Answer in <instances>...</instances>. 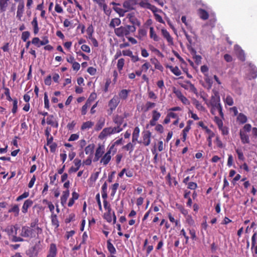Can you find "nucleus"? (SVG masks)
<instances>
[{
    "label": "nucleus",
    "instance_id": "obj_1",
    "mask_svg": "<svg viewBox=\"0 0 257 257\" xmlns=\"http://www.w3.org/2000/svg\"><path fill=\"white\" fill-rule=\"evenodd\" d=\"M136 28L135 26L126 25L121 26L114 29V33L119 37H123L124 36H127L131 32H135Z\"/></svg>",
    "mask_w": 257,
    "mask_h": 257
},
{
    "label": "nucleus",
    "instance_id": "obj_2",
    "mask_svg": "<svg viewBox=\"0 0 257 257\" xmlns=\"http://www.w3.org/2000/svg\"><path fill=\"white\" fill-rule=\"evenodd\" d=\"M41 249V243L39 241L34 246L27 251V254L29 257H36L38 252Z\"/></svg>",
    "mask_w": 257,
    "mask_h": 257
},
{
    "label": "nucleus",
    "instance_id": "obj_3",
    "mask_svg": "<svg viewBox=\"0 0 257 257\" xmlns=\"http://www.w3.org/2000/svg\"><path fill=\"white\" fill-rule=\"evenodd\" d=\"M35 229L28 227L23 226L21 235L25 237H34L35 236Z\"/></svg>",
    "mask_w": 257,
    "mask_h": 257
},
{
    "label": "nucleus",
    "instance_id": "obj_4",
    "mask_svg": "<svg viewBox=\"0 0 257 257\" xmlns=\"http://www.w3.org/2000/svg\"><path fill=\"white\" fill-rule=\"evenodd\" d=\"M256 232L254 233L251 236V250L252 251L253 256L257 255V242H256Z\"/></svg>",
    "mask_w": 257,
    "mask_h": 257
},
{
    "label": "nucleus",
    "instance_id": "obj_5",
    "mask_svg": "<svg viewBox=\"0 0 257 257\" xmlns=\"http://www.w3.org/2000/svg\"><path fill=\"white\" fill-rule=\"evenodd\" d=\"M114 147V145H112L109 148V150L106 152V153L104 155L102 158L101 160V163H103V165H106L111 159L110 153L112 149Z\"/></svg>",
    "mask_w": 257,
    "mask_h": 257
},
{
    "label": "nucleus",
    "instance_id": "obj_6",
    "mask_svg": "<svg viewBox=\"0 0 257 257\" xmlns=\"http://www.w3.org/2000/svg\"><path fill=\"white\" fill-rule=\"evenodd\" d=\"M112 134V130L111 127L104 128L102 131L100 133L98 138L102 140L104 139L108 135Z\"/></svg>",
    "mask_w": 257,
    "mask_h": 257
},
{
    "label": "nucleus",
    "instance_id": "obj_7",
    "mask_svg": "<svg viewBox=\"0 0 257 257\" xmlns=\"http://www.w3.org/2000/svg\"><path fill=\"white\" fill-rule=\"evenodd\" d=\"M211 103L213 109L215 110H217L219 112L222 118H223V113L222 112V109L220 104L219 103H218L214 100H212Z\"/></svg>",
    "mask_w": 257,
    "mask_h": 257
},
{
    "label": "nucleus",
    "instance_id": "obj_8",
    "mask_svg": "<svg viewBox=\"0 0 257 257\" xmlns=\"http://www.w3.org/2000/svg\"><path fill=\"white\" fill-rule=\"evenodd\" d=\"M119 102V99L117 97H113L109 101V103H108V106H109L110 109L111 110V111L115 109V108L118 105Z\"/></svg>",
    "mask_w": 257,
    "mask_h": 257
},
{
    "label": "nucleus",
    "instance_id": "obj_9",
    "mask_svg": "<svg viewBox=\"0 0 257 257\" xmlns=\"http://www.w3.org/2000/svg\"><path fill=\"white\" fill-rule=\"evenodd\" d=\"M134 0L125 1L123 3V7L125 9L126 12L134 9V6L136 5V3H134Z\"/></svg>",
    "mask_w": 257,
    "mask_h": 257
},
{
    "label": "nucleus",
    "instance_id": "obj_10",
    "mask_svg": "<svg viewBox=\"0 0 257 257\" xmlns=\"http://www.w3.org/2000/svg\"><path fill=\"white\" fill-rule=\"evenodd\" d=\"M126 18L129 19L130 22L133 24L132 26L137 25L140 26L141 25L140 22L135 17L134 13L128 14Z\"/></svg>",
    "mask_w": 257,
    "mask_h": 257
},
{
    "label": "nucleus",
    "instance_id": "obj_11",
    "mask_svg": "<svg viewBox=\"0 0 257 257\" xmlns=\"http://www.w3.org/2000/svg\"><path fill=\"white\" fill-rule=\"evenodd\" d=\"M33 204V201L29 199L26 200L23 204V206L22 208V211L24 213H26L28 212V209L31 207Z\"/></svg>",
    "mask_w": 257,
    "mask_h": 257
},
{
    "label": "nucleus",
    "instance_id": "obj_12",
    "mask_svg": "<svg viewBox=\"0 0 257 257\" xmlns=\"http://www.w3.org/2000/svg\"><path fill=\"white\" fill-rule=\"evenodd\" d=\"M57 254V247L56 245L54 243H51L50 244V249L49 251V254L47 257H55Z\"/></svg>",
    "mask_w": 257,
    "mask_h": 257
},
{
    "label": "nucleus",
    "instance_id": "obj_13",
    "mask_svg": "<svg viewBox=\"0 0 257 257\" xmlns=\"http://www.w3.org/2000/svg\"><path fill=\"white\" fill-rule=\"evenodd\" d=\"M47 123L51 125L52 126H54L56 128H57L58 126V122L55 119L53 115H50L47 118Z\"/></svg>",
    "mask_w": 257,
    "mask_h": 257
},
{
    "label": "nucleus",
    "instance_id": "obj_14",
    "mask_svg": "<svg viewBox=\"0 0 257 257\" xmlns=\"http://www.w3.org/2000/svg\"><path fill=\"white\" fill-rule=\"evenodd\" d=\"M247 116L242 113H239L237 116L236 121L239 124H244L247 122Z\"/></svg>",
    "mask_w": 257,
    "mask_h": 257
},
{
    "label": "nucleus",
    "instance_id": "obj_15",
    "mask_svg": "<svg viewBox=\"0 0 257 257\" xmlns=\"http://www.w3.org/2000/svg\"><path fill=\"white\" fill-rule=\"evenodd\" d=\"M151 133L149 131H147L143 135V144L145 146H147L150 144V137Z\"/></svg>",
    "mask_w": 257,
    "mask_h": 257
},
{
    "label": "nucleus",
    "instance_id": "obj_16",
    "mask_svg": "<svg viewBox=\"0 0 257 257\" xmlns=\"http://www.w3.org/2000/svg\"><path fill=\"white\" fill-rule=\"evenodd\" d=\"M240 137L241 142L243 144H248L249 143V139L248 136L246 134L245 132L240 131Z\"/></svg>",
    "mask_w": 257,
    "mask_h": 257
},
{
    "label": "nucleus",
    "instance_id": "obj_17",
    "mask_svg": "<svg viewBox=\"0 0 257 257\" xmlns=\"http://www.w3.org/2000/svg\"><path fill=\"white\" fill-rule=\"evenodd\" d=\"M10 0H0V11L1 12H5L7 7L9 6V4Z\"/></svg>",
    "mask_w": 257,
    "mask_h": 257
},
{
    "label": "nucleus",
    "instance_id": "obj_18",
    "mask_svg": "<svg viewBox=\"0 0 257 257\" xmlns=\"http://www.w3.org/2000/svg\"><path fill=\"white\" fill-rule=\"evenodd\" d=\"M24 11V4L18 5L17 12V17L21 20Z\"/></svg>",
    "mask_w": 257,
    "mask_h": 257
},
{
    "label": "nucleus",
    "instance_id": "obj_19",
    "mask_svg": "<svg viewBox=\"0 0 257 257\" xmlns=\"http://www.w3.org/2000/svg\"><path fill=\"white\" fill-rule=\"evenodd\" d=\"M162 34L163 37L166 38L169 43H173V38L170 36L169 32L164 29L161 30Z\"/></svg>",
    "mask_w": 257,
    "mask_h": 257
},
{
    "label": "nucleus",
    "instance_id": "obj_20",
    "mask_svg": "<svg viewBox=\"0 0 257 257\" xmlns=\"http://www.w3.org/2000/svg\"><path fill=\"white\" fill-rule=\"evenodd\" d=\"M198 13L201 19L204 20L208 19L209 17V14L205 10L199 9L198 10Z\"/></svg>",
    "mask_w": 257,
    "mask_h": 257
},
{
    "label": "nucleus",
    "instance_id": "obj_21",
    "mask_svg": "<svg viewBox=\"0 0 257 257\" xmlns=\"http://www.w3.org/2000/svg\"><path fill=\"white\" fill-rule=\"evenodd\" d=\"M69 196V191L67 190L63 192V195L61 197V203L64 205L66 203L67 199Z\"/></svg>",
    "mask_w": 257,
    "mask_h": 257
},
{
    "label": "nucleus",
    "instance_id": "obj_22",
    "mask_svg": "<svg viewBox=\"0 0 257 257\" xmlns=\"http://www.w3.org/2000/svg\"><path fill=\"white\" fill-rule=\"evenodd\" d=\"M214 120L217 123L219 128L221 130L222 134L223 135L225 134V131L223 128V122L221 119H220L218 117L215 116L214 117Z\"/></svg>",
    "mask_w": 257,
    "mask_h": 257
},
{
    "label": "nucleus",
    "instance_id": "obj_23",
    "mask_svg": "<svg viewBox=\"0 0 257 257\" xmlns=\"http://www.w3.org/2000/svg\"><path fill=\"white\" fill-rule=\"evenodd\" d=\"M140 133V129L138 127H136L134 129V132L133 133V138H132V142L133 143H136L135 142L137 141L138 139Z\"/></svg>",
    "mask_w": 257,
    "mask_h": 257
},
{
    "label": "nucleus",
    "instance_id": "obj_24",
    "mask_svg": "<svg viewBox=\"0 0 257 257\" xmlns=\"http://www.w3.org/2000/svg\"><path fill=\"white\" fill-rule=\"evenodd\" d=\"M167 67L169 68L170 70L176 76H179L181 74V72L177 66L173 67L172 66L167 65Z\"/></svg>",
    "mask_w": 257,
    "mask_h": 257
},
{
    "label": "nucleus",
    "instance_id": "obj_25",
    "mask_svg": "<svg viewBox=\"0 0 257 257\" xmlns=\"http://www.w3.org/2000/svg\"><path fill=\"white\" fill-rule=\"evenodd\" d=\"M107 247L110 253L114 254L116 253V249L113 245L111 243L110 239L107 241Z\"/></svg>",
    "mask_w": 257,
    "mask_h": 257
},
{
    "label": "nucleus",
    "instance_id": "obj_26",
    "mask_svg": "<svg viewBox=\"0 0 257 257\" xmlns=\"http://www.w3.org/2000/svg\"><path fill=\"white\" fill-rule=\"evenodd\" d=\"M121 21L119 18L112 19L109 24V27L114 28L116 26H119Z\"/></svg>",
    "mask_w": 257,
    "mask_h": 257
},
{
    "label": "nucleus",
    "instance_id": "obj_27",
    "mask_svg": "<svg viewBox=\"0 0 257 257\" xmlns=\"http://www.w3.org/2000/svg\"><path fill=\"white\" fill-rule=\"evenodd\" d=\"M91 103H90V99L89 100H87L85 104L82 107V115H85L86 113L87 109L88 107H89L91 105Z\"/></svg>",
    "mask_w": 257,
    "mask_h": 257
},
{
    "label": "nucleus",
    "instance_id": "obj_28",
    "mask_svg": "<svg viewBox=\"0 0 257 257\" xmlns=\"http://www.w3.org/2000/svg\"><path fill=\"white\" fill-rule=\"evenodd\" d=\"M52 224L55 226V228H58L59 226V221L57 219V216L56 214H52L51 215Z\"/></svg>",
    "mask_w": 257,
    "mask_h": 257
},
{
    "label": "nucleus",
    "instance_id": "obj_29",
    "mask_svg": "<svg viewBox=\"0 0 257 257\" xmlns=\"http://www.w3.org/2000/svg\"><path fill=\"white\" fill-rule=\"evenodd\" d=\"M94 125V123L90 121H87L84 122L81 125V129L84 130L91 127Z\"/></svg>",
    "mask_w": 257,
    "mask_h": 257
},
{
    "label": "nucleus",
    "instance_id": "obj_30",
    "mask_svg": "<svg viewBox=\"0 0 257 257\" xmlns=\"http://www.w3.org/2000/svg\"><path fill=\"white\" fill-rule=\"evenodd\" d=\"M104 147L103 145H99L98 147L97 148L95 152V155L101 157L104 151Z\"/></svg>",
    "mask_w": 257,
    "mask_h": 257
},
{
    "label": "nucleus",
    "instance_id": "obj_31",
    "mask_svg": "<svg viewBox=\"0 0 257 257\" xmlns=\"http://www.w3.org/2000/svg\"><path fill=\"white\" fill-rule=\"evenodd\" d=\"M94 148V145L93 144H90L87 146L85 149V152L86 154H90L91 155L93 152V150Z\"/></svg>",
    "mask_w": 257,
    "mask_h": 257
},
{
    "label": "nucleus",
    "instance_id": "obj_32",
    "mask_svg": "<svg viewBox=\"0 0 257 257\" xmlns=\"http://www.w3.org/2000/svg\"><path fill=\"white\" fill-rule=\"evenodd\" d=\"M111 208L110 206L108 207V212L105 213L104 215V218L107 220V222H110L112 221L111 215Z\"/></svg>",
    "mask_w": 257,
    "mask_h": 257
},
{
    "label": "nucleus",
    "instance_id": "obj_33",
    "mask_svg": "<svg viewBox=\"0 0 257 257\" xmlns=\"http://www.w3.org/2000/svg\"><path fill=\"white\" fill-rule=\"evenodd\" d=\"M150 37L154 39L155 41H158L159 40V37L155 33L153 27H150Z\"/></svg>",
    "mask_w": 257,
    "mask_h": 257
},
{
    "label": "nucleus",
    "instance_id": "obj_34",
    "mask_svg": "<svg viewBox=\"0 0 257 257\" xmlns=\"http://www.w3.org/2000/svg\"><path fill=\"white\" fill-rule=\"evenodd\" d=\"M123 121V118L122 116L119 115H116L113 119V121L115 122V123H116L117 126H120V125L122 123Z\"/></svg>",
    "mask_w": 257,
    "mask_h": 257
},
{
    "label": "nucleus",
    "instance_id": "obj_35",
    "mask_svg": "<svg viewBox=\"0 0 257 257\" xmlns=\"http://www.w3.org/2000/svg\"><path fill=\"white\" fill-rule=\"evenodd\" d=\"M19 207L18 205H15L9 210V212H14L15 213V216H17L19 213Z\"/></svg>",
    "mask_w": 257,
    "mask_h": 257
},
{
    "label": "nucleus",
    "instance_id": "obj_36",
    "mask_svg": "<svg viewBox=\"0 0 257 257\" xmlns=\"http://www.w3.org/2000/svg\"><path fill=\"white\" fill-rule=\"evenodd\" d=\"M104 125V120L100 119L95 126V130L98 131L100 130Z\"/></svg>",
    "mask_w": 257,
    "mask_h": 257
},
{
    "label": "nucleus",
    "instance_id": "obj_37",
    "mask_svg": "<svg viewBox=\"0 0 257 257\" xmlns=\"http://www.w3.org/2000/svg\"><path fill=\"white\" fill-rule=\"evenodd\" d=\"M130 91V90L122 89L119 93V96L121 98L125 99L127 97L128 94Z\"/></svg>",
    "mask_w": 257,
    "mask_h": 257
},
{
    "label": "nucleus",
    "instance_id": "obj_38",
    "mask_svg": "<svg viewBox=\"0 0 257 257\" xmlns=\"http://www.w3.org/2000/svg\"><path fill=\"white\" fill-rule=\"evenodd\" d=\"M18 228L15 226H11L10 228H8V232L9 235H16Z\"/></svg>",
    "mask_w": 257,
    "mask_h": 257
},
{
    "label": "nucleus",
    "instance_id": "obj_39",
    "mask_svg": "<svg viewBox=\"0 0 257 257\" xmlns=\"http://www.w3.org/2000/svg\"><path fill=\"white\" fill-rule=\"evenodd\" d=\"M114 10L119 14L120 17H123L124 15V14L126 12V11L123 10L121 8H118V7H114L113 8Z\"/></svg>",
    "mask_w": 257,
    "mask_h": 257
},
{
    "label": "nucleus",
    "instance_id": "obj_40",
    "mask_svg": "<svg viewBox=\"0 0 257 257\" xmlns=\"http://www.w3.org/2000/svg\"><path fill=\"white\" fill-rule=\"evenodd\" d=\"M156 105V104L154 102H151L150 101H148L146 104V107L144 109V111L147 112L150 109L153 108Z\"/></svg>",
    "mask_w": 257,
    "mask_h": 257
},
{
    "label": "nucleus",
    "instance_id": "obj_41",
    "mask_svg": "<svg viewBox=\"0 0 257 257\" xmlns=\"http://www.w3.org/2000/svg\"><path fill=\"white\" fill-rule=\"evenodd\" d=\"M237 57L238 58L242 61H244L245 60V54L242 50H240V51H238Z\"/></svg>",
    "mask_w": 257,
    "mask_h": 257
},
{
    "label": "nucleus",
    "instance_id": "obj_42",
    "mask_svg": "<svg viewBox=\"0 0 257 257\" xmlns=\"http://www.w3.org/2000/svg\"><path fill=\"white\" fill-rule=\"evenodd\" d=\"M124 64V59L121 58L118 60L117 64V67L119 71L122 69Z\"/></svg>",
    "mask_w": 257,
    "mask_h": 257
},
{
    "label": "nucleus",
    "instance_id": "obj_43",
    "mask_svg": "<svg viewBox=\"0 0 257 257\" xmlns=\"http://www.w3.org/2000/svg\"><path fill=\"white\" fill-rule=\"evenodd\" d=\"M94 32L93 27L92 25H90L87 29V33L88 35V39L91 38L92 37V34Z\"/></svg>",
    "mask_w": 257,
    "mask_h": 257
},
{
    "label": "nucleus",
    "instance_id": "obj_44",
    "mask_svg": "<svg viewBox=\"0 0 257 257\" xmlns=\"http://www.w3.org/2000/svg\"><path fill=\"white\" fill-rule=\"evenodd\" d=\"M229 111L233 116H236L238 114L237 108L236 106L230 107L229 108Z\"/></svg>",
    "mask_w": 257,
    "mask_h": 257
},
{
    "label": "nucleus",
    "instance_id": "obj_45",
    "mask_svg": "<svg viewBox=\"0 0 257 257\" xmlns=\"http://www.w3.org/2000/svg\"><path fill=\"white\" fill-rule=\"evenodd\" d=\"M136 145V143L133 144L131 143H128L126 145L123 146V148L126 150L127 151L130 150V153L132 152L134 150V147Z\"/></svg>",
    "mask_w": 257,
    "mask_h": 257
},
{
    "label": "nucleus",
    "instance_id": "obj_46",
    "mask_svg": "<svg viewBox=\"0 0 257 257\" xmlns=\"http://www.w3.org/2000/svg\"><path fill=\"white\" fill-rule=\"evenodd\" d=\"M30 33L29 31H25L22 33V39L26 42L27 40L29 38Z\"/></svg>",
    "mask_w": 257,
    "mask_h": 257
},
{
    "label": "nucleus",
    "instance_id": "obj_47",
    "mask_svg": "<svg viewBox=\"0 0 257 257\" xmlns=\"http://www.w3.org/2000/svg\"><path fill=\"white\" fill-rule=\"evenodd\" d=\"M44 105H45V107L47 108V109H49V99H48V95H47V92H45L44 93Z\"/></svg>",
    "mask_w": 257,
    "mask_h": 257
},
{
    "label": "nucleus",
    "instance_id": "obj_48",
    "mask_svg": "<svg viewBox=\"0 0 257 257\" xmlns=\"http://www.w3.org/2000/svg\"><path fill=\"white\" fill-rule=\"evenodd\" d=\"M161 116V114L160 112H158L156 110H154L153 111V119H154V120H158L160 117Z\"/></svg>",
    "mask_w": 257,
    "mask_h": 257
},
{
    "label": "nucleus",
    "instance_id": "obj_49",
    "mask_svg": "<svg viewBox=\"0 0 257 257\" xmlns=\"http://www.w3.org/2000/svg\"><path fill=\"white\" fill-rule=\"evenodd\" d=\"M187 47L191 54L193 56V58L194 57L195 55H197L196 54V50L190 45H187Z\"/></svg>",
    "mask_w": 257,
    "mask_h": 257
},
{
    "label": "nucleus",
    "instance_id": "obj_50",
    "mask_svg": "<svg viewBox=\"0 0 257 257\" xmlns=\"http://www.w3.org/2000/svg\"><path fill=\"white\" fill-rule=\"evenodd\" d=\"M29 195V193L28 192H25L21 195L19 196L16 199L17 201H19L24 198L28 197Z\"/></svg>",
    "mask_w": 257,
    "mask_h": 257
},
{
    "label": "nucleus",
    "instance_id": "obj_51",
    "mask_svg": "<svg viewBox=\"0 0 257 257\" xmlns=\"http://www.w3.org/2000/svg\"><path fill=\"white\" fill-rule=\"evenodd\" d=\"M13 107L12 108V111L13 113H16L18 108V101L17 99H15L13 100Z\"/></svg>",
    "mask_w": 257,
    "mask_h": 257
},
{
    "label": "nucleus",
    "instance_id": "obj_52",
    "mask_svg": "<svg viewBox=\"0 0 257 257\" xmlns=\"http://www.w3.org/2000/svg\"><path fill=\"white\" fill-rule=\"evenodd\" d=\"M5 89V94L7 96V99L9 101L13 100L10 96V90L8 88H4Z\"/></svg>",
    "mask_w": 257,
    "mask_h": 257
},
{
    "label": "nucleus",
    "instance_id": "obj_53",
    "mask_svg": "<svg viewBox=\"0 0 257 257\" xmlns=\"http://www.w3.org/2000/svg\"><path fill=\"white\" fill-rule=\"evenodd\" d=\"M118 186H119V184L117 183H115L112 185V191L111 193V196L114 195L115 193H116V191L117 189L118 188Z\"/></svg>",
    "mask_w": 257,
    "mask_h": 257
},
{
    "label": "nucleus",
    "instance_id": "obj_54",
    "mask_svg": "<svg viewBox=\"0 0 257 257\" xmlns=\"http://www.w3.org/2000/svg\"><path fill=\"white\" fill-rule=\"evenodd\" d=\"M226 104L230 106H231L233 104V100L231 96H227L226 97Z\"/></svg>",
    "mask_w": 257,
    "mask_h": 257
},
{
    "label": "nucleus",
    "instance_id": "obj_55",
    "mask_svg": "<svg viewBox=\"0 0 257 257\" xmlns=\"http://www.w3.org/2000/svg\"><path fill=\"white\" fill-rule=\"evenodd\" d=\"M194 104L195 105L196 107L198 110H202L204 109V107L198 100H195L194 102Z\"/></svg>",
    "mask_w": 257,
    "mask_h": 257
},
{
    "label": "nucleus",
    "instance_id": "obj_56",
    "mask_svg": "<svg viewBox=\"0 0 257 257\" xmlns=\"http://www.w3.org/2000/svg\"><path fill=\"white\" fill-rule=\"evenodd\" d=\"M197 187V185L196 183L191 182L188 184V188L190 189L194 190Z\"/></svg>",
    "mask_w": 257,
    "mask_h": 257
},
{
    "label": "nucleus",
    "instance_id": "obj_57",
    "mask_svg": "<svg viewBox=\"0 0 257 257\" xmlns=\"http://www.w3.org/2000/svg\"><path fill=\"white\" fill-rule=\"evenodd\" d=\"M236 152L237 154L238 159L242 161L244 160V157L242 152L241 150H237Z\"/></svg>",
    "mask_w": 257,
    "mask_h": 257
},
{
    "label": "nucleus",
    "instance_id": "obj_58",
    "mask_svg": "<svg viewBox=\"0 0 257 257\" xmlns=\"http://www.w3.org/2000/svg\"><path fill=\"white\" fill-rule=\"evenodd\" d=\"M96 200L97 202V203H98V207H99V210L100 211H102V206H101V201H100V195H99V193H98L96 194Z\"/></svg>",
    "mask_w": 257,
    "mask_h": 257
},
{
    "label": "nucleus",
    "instance_id": "obj_59",
    "mask_svg": "<svg viewBox=\"0 0 257 257\" xmlns=\"http://www.w3.org/2000/svg\"><path fill=\"white\" fill-rule=\"evenodd\" d=\"M251 125L249 124V123H247V124H245L243 127V132H249L250 131H251Z\"/></svg>",
    "mask_w": 257,
    "mask_h": 257
},
{
    "label": "nucleus",
    "instance_id": "obj_60",
    "mask_svg": "<svg viewBox=\"0 0 257 257\" xmlns=\"http://www.w3.org/2000/svg\"><path fill=\"white\" fill-rule=\"evenodd\" d=\"M87 72L91 75H93L96 73V70L92 67H89L87 69Z\"/></svg>",
    "mask_w": 257,
    "mask_h": 257
},
{
    "label": "nucleus",
    "instance_id": "obj_61",
    "mask_svg": "<svg viewBox=\"0 0 257 257\" xmlns=\"http://www.w3.org/2000/svg\"><path fill=\"white\" fill-rule=\"evenodd\" d=\"M140 6L142 8H145L147 9H149L150 6V4L146 2H144L142 1L139 4Z\"/></svg>",
    "mask_w": 257,
    "mask_h": 257
},
{
    "label": "nucleus",
    "instance_id": "obj_62",
    "mask_svg": "<svg viewBox=\"0 0 257 257\" xmlns=\"http://www.w3.org/2000/svg\"><path fill=\"white\" fill-rule=\"evenodd\" d=\"M81 48L82 51L84 52L89 53L90 52V48L88 46L86 45H82L81 47Z\"/></svg>",
    "mask_w": 257,
    "mask_h": 257
},
{
    "label": "nucleus",
    "instance_id": "obj_63",
    "mask_svg": "<svg viewBox=\"0 0 257 257\" xmlns=\"http://www.w3.org/2000/svg\"><path fill=\"white\" fill-rule=\"evenodd\" d=\"M51 75H49L48 76L46 79H45L44 80V82H45V84L46 85H50L51 84Z\"/></svg>",
    "mask_w": 257,
    "mask_h": 257
},
{
    "label": "nucleus",
    "instance_id": "obj_64",
    "mask_svg": "<svg viewBox=\"0 0 257 257\" xmlns=\"http://www.w3.org/2000/svg\"><path fill=\"white\" fill-rule=\"evenodd\" d=\"M193 58L195 59V61L197 64L201 63L202 57L200 55H195Z\"/></svg>",
    "mask_w": 257,
    "mask_h": 257
}]
</instances>
